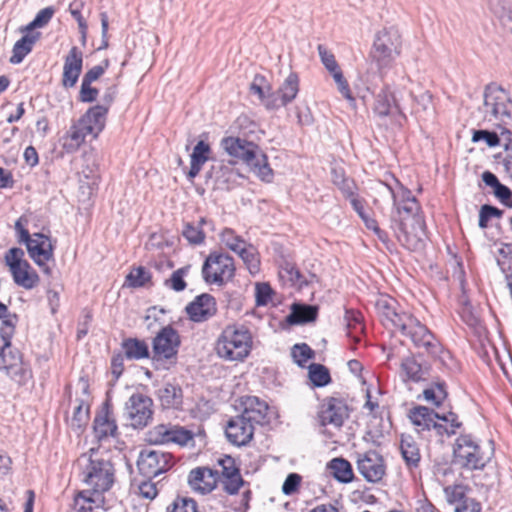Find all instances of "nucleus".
<instances>
[{
	"label": "nucleus",
	"mask_w": 512,
	"mask_h": 512,
	"mask_svg": "<svg viewBox=\"0 0 512 512\" xmlns=\"http://www.w3.org/2000/svg\"><path fill=\"white\" fill-rule=\"evenodd\" d=\"M402 39L398 28L391 26L379 31L373 43V58L380 67L388 65L401 53Z\"/></svg>",
	"instance_id": "obj_11"
},
{
	"label": "nucleus",
	"mask_w": 512,
	"mask_h": 512,
	"mask_svg": "<svg viewBox=\"0 0 512 512\" xmlns=\"http://www.w3.org/2000/svg\"><path fill=\"white\" fill-rule=\"evenodd\" d=\"M483 112L485 118L509 132L512 127V99L501 86L491 83L485 87Z\"/></svg>",
	"instance_id": "obj_5"
},
{
	"label": "nucleus",
	"mask_w": 512,
	"mask_h": 512,
	"mask_svg": "<svg viewBox=\"0 0 512 512\" xmlns=\"http://www.w3.org/2000/svg\"><path fill=\"white\" fill-rule=\"evenodd\" d=\"M234 273L233 258L225 253H210L202 267L203 278L209 284L222 285L231 280Z\"/></svg>",
	"instance_id": "obj_12"
},
{
	"label": "nucleus",
	"mask_w": 512,
	"mask_h": 512,
	"mask_svg": "<svg viewBox=\"0 0 512 512\" xmlns=\"http://www.w3.org/2000/svg\"><path fill=\"white\" fill-rule=\"evenodd\" d=\"M348 417L349 409L342 399L327 398L319 407L318 420L323 427L331 426L340 429Z\"/></svg>",
	"instance_id": "obj_19"
},
{
	"label": "nucleus",
	"mask_w": 512,
	"mask_h": 512,
	"mask_svg": "<svg viewBox=\"0 0 512 512\" xmlns=\"http://www.w3.org/2000/svg\"><path fill=\"white\" fill-rule=\"evenodd\" d=\"M180 337L171 326L162 328L153 340V361L157 364L176 362Z\"/></svg>",
	"instance_id": "obj_13"
},
{
	"label": "nucleus",
	"mask_w": 512,
	"mask_h": 512,
	"mask_svg": "<svg viewBox=\"0 0 512 512\" xmlns=\"http://www.w3.org/2000/svg\"><path fill=\"white\" fill-rule=\"evenodd\" d=\"M492 451H484L470 434L460 435L453 446V463L466 470H482L490 461Z\"/></svg>",
	"instance_id": "obj_8"
},
{
	"label": "nucleus",
	"mask_w": 512,
	"mask_h": 512,
	"mask_svg": "<svg viewBox=\"0 0 512 512\" xmlns=\"http://www.w3.org/2000/svg\"><path fill=\"white\" fill-rule=\"evenodd\" d=\"M252 347V336L244 326H227L219 336L216 351L219 357L230 361H242Z\"/></svg>",
	"instance_id": "obj_7"
},
{
	"label": "nucleus",
	"mask_w": 512,
	"mask_h": 512,
	"mask_svg": "<svg viewBox=\"0 0 512 512\" xmlns=\"http://www.w3.org/2000/svg\"><path fill=\"white\" fill-rule=\"evenodd\" d=\"M218 478V470H212L208 467H198L189 473L188 483L193 490L201 494H207L216 487Z\"/></svg>",
	"instance_id": "obj_23"
},
{
	"label": "nucleus",
	"mask_w": 512,
	"mask_h": 512,
	"mask_svg": "<svg viewBox=\"0 0 512 512\" xmlns=\"http://www.w3.org/2000/svg\"><path fill=\"white\" fill-rule=\"evenodd\" d=\"M398 190L380 183V193L388 195L394 209L391 214V228L398 241L408 250L423 248L426 238V225L423 217L418 214V204L411 192L396 182Z\"/></svg>",
	"instance_id": "obj_2"
},
{
	"label": "nucleus",
	"mask_w": 512,
	"mask_h": 512,
	"mask_svg": "<svg viewBox=\"0 0 512 512\" xmlns=\"http://www.w3.org/2000/svg\"><path fill=\"white\" fill-rule=\"evenodd\" d=\"M234 162H218L211 166L207 177L213 181L214 188L229 190L241 176L233 167Z\"/></svg>",
	"instance_id": "obj_21"
},
{
	"label": "nucleus",
	"mask_w": 512,
	"mask_h": 512,
	"mask_svg": "<svg viewBox=\"0 0 512 512\" xmlns=\"http://www.w3.org/2000/svg\"><path fill=\"white\" fill-rule=\"evenodd\" d=\"M122 348L128 359L139 360L149 357L148 345L144 341L128 338L123 341Z\"/></svg>",
	"instance_id": "obj_40"
},
{
	"label": "nucleus",
	"mask_w": 512,
	"mask_h": 512,
	"mask_svg": "<svg viewBox=\"0 0 512 512\" xmlns=\"http://www.w3.org/2000/svg\"><path fill=\"white\" fill-rule=\"evenodd\" d=\"M318 308L312 305L294 304L286 321L289 324H304L313 322L317 318Z\"/></svg>",
	"instance_id": "obj_34"
},
{
	"label": "nucleus",
	"mask_w": 512,
	"mask_h": 512,
	"mask_svg": "<svg viewBox=\"0 0 512 512\" xmlns=\"http://www.w3.org/2000/svg\"><path fill=\"white\" fill-rule=\"evenodd\" d=\"M194 433L180 425L159 424L146 433V441L154 445L176 444L186 446L193 442Z\"/></svg>",
	"instance_id": "obj_14"
},
{
	"label": "nucleus",
	"mask_w": 512,
	"mask_h": 512,
	"mask_svg": "<svg viewBox=\"0 0 512 512\" xmlns=\"http://www.w3.org/2000/svg\"><path fill=\"white\" fill-rule=\"evenodd\" d=\"M430 365L420 362L414 356H408L401 362L400 376L404 381L420 382L427 380Z\"/></svg>",
	"instance_id": "obj_26"
},
{
	"label": "nucleus",
	"mask_w": 512,
	"mask_h": 512,
	"mask_svg": "<svg viewBox=\"0 0 512 512\" xmlns=\"http://www.w3.org/2000/svg\"><path fill=\"white\" fill-rule=\"evenodd\" d=\"M29 257L39 268L46 274H50V267L47 263L54 260V247L48 236L42 233H34L33 235L23 233Z\"/></svg>",
	"instance_id": "obj_17"
},
{
	"label": "nucleus",
	"mask_w": 512,
	"mask_h": 512,
	"mask_svg": "<svg viewBox=\"0 0 512 512\" xmlns=\"http://www.w3.org/2000/svg\"><path fill=\"white\" fill-rule=\"evenodd\" d=\"M151 279V274L144 267H137L126 276V284L130 287H144Z\"/></svg>",
	"instance_id": "obj_46"
},
{
	"label": "nucleus",
	"mask_w": 512,
	"mask_h": 512,
	"mask_svg": "<svg viewBox=\"0 0 512 512\" xmlns=\"http://www.w3.org/2000/svg\"><path fill=\"white\" fill-rule=\"evenodd\" d=\"M472 141H485L489 147H496L500 143L497 133L488 130H475L473 132Z\"/></svg>",
	"instance_id": "obj_53"
},
{
	"label": "nucleus",
	"mask_w": 512,
	"mask_h": 512,
	"mask_svg": "<svg viewBox=\"0 0 512 512\" xmlns=\"http://www.w3.org/2000/svg\"><path fill=\"white\" fill-rule=\"evenodd\" d=\"M357 470L366 481L376 483L385 475L386 467L382 456L375 450L357 453Z\"/></svg>",
	"instance_id": "obj_20"
},
{
	"label": "nucleus",
	"mask_w": 512,
	"mask_h": 512,
	"mask_svg": "<svg viewBox=\"0 0 512 512\" xmlns=\"http://www.w3.org/2000/svg\"><path fill=\"white\" fill-rule=\"evenodd\" d=\"M78 465L89 489L75 495L70 512H106L110 506L103 493L115 481V468L110 457L91 450L89 455L84 454L78 459Z\"/></svg>",
	"instance_id": "obj_1"
},
{
	"label": "nucleus",
	"mask_w": 512,
	"mask_h": 512,
	"mask_svg": "<svg viewBox=\"0 0 512 512\" xmlns=\"http://www.w3.org/2000/svg\"><path fill=\"white\" fill-rule=\"evenodd\" d=\"M220 481L224 491L230 495L237 494L239 489L245 485L240 473L234 476L220 478Z\"/></svg>",
	"instance_id": "obj_52"
},
{
	"label": "nucleus",
	"mask_w": 512,
	"mask_h": 512,
	"mask_svg": "<svg viewBox=\"0 0 512 512\" xmlns=\"http://www.w3.org/2000/svg\"><path fill=\"white\" fill-rule=\"evenodd\" d=\"M115 96H116V88L113 86L109 87L106 89V91L104 92V94L102 96L101 104L95 106V107L104 109L103 122L105 124H106V115L108 113L109 107L111 106V104L114 101Z\"/></svg>",
	"instance_id": "obj_62"
},
{
	"label": "nucleus",
	"mask_w": 512,
	"mask_h": 512,
	"mask_svg": "<svg viewBox=\"0 0 512 512\" xmlns=\"http://www.w3.org/2000/svg\"><path fill=\"white\" fill-rule=\"evenodd\" d=\"M54 9L52 7H46L40 10L35 16L34 20L26 27L27 30L34 28H41L45 26L52 18Z\"/></svg>",
	"instance_id": "obj_56"
},
{
	"label": "nucleus",
	"mask_w": 512,
	"mask_h": 512,
	"mask_svg": "<svg viewBox=\"0 0 512 512\" xmlns=\"http://www.w3.org/2000/svg\"><path fill=\"white\" fill-rule=\"evenodd\" d=\"M400 451L408 468L418 467L421 454L418 444L411 436H402Z\"/></svg>",
	"instance_id": "obj_35"
},
{
	"label": "nucleus",
	"mask_w": 512,
	"mask_h": 512,
	"mask_svg": "<svg viewBox=\"0 0 512 512\" xmlns=\"http://www.w3.org/2000/svg\"><path fill=\"white\" fill-rule=\"evenodd\" d=\"M483 182L493 188L494 195L506 206H512V191L498 180L495 174L485 171L482 174Z\"/></svg>",
	"instance_id": "obj_36"
},
{
	"label": "nucleus",
	"mask_w": 512,
	"mask_h": 512,
	"mask_svg": "<svg viewBox=\"0 0 512 512\" xmlns=\"http://www.w3.org/2000/svg\"><path fill=\"white\" fill-rule=\"evenodd\" d=\"M268 405L258 397H248L244 403L241 416L252 425L262 424L267 416Z\"/></svg>",
	"instance_id": "obj_31"
},
{
	"label": "nucleus",
	"mask_w": 512,
	"mask_h": 512,
	"mask_svg": "<svg viewBox=\"0 0 512 512\" xmlns=\"http://www.w3.org/2000/svg\"><path fill=\"white\" fill-rule=\"evenodd\" d=\"M187 270L188 267H184L174 271L171 275V278L166 281V284L177 292L183 291L186 288L184 275L187 272Z\"/></svg>",
	"instance_id": "obj_58"
},
{
	"label": "nucleus",
	"mask_w": 512,
	"mask_h": 512,
	"mask_svg": "<svg viewBox=\"0 0 512 512\" xmlns=\"http://www.w3.org/2000/svg\"><path fill=\"white\" fill-rule=\"evenodd\" d=\"M299 91V80L296 74L290 73L278 89V94L282 97V103H290L297 96Z\"/></svg>",
	"instance_id": "obj_42"
},
{
	"label": "nucleus",
	"mask_w": 512,
	"mask_h": 512,
	"mask_svg": "<svg viewBox=\"0 0 512 512\" xmlns=\"http://www.w3.org/2000/svg\"><path fill=\"white\" fill-rule=\"evenodd\" d=\"M211 148L208 143L201 140L193 148L190 155V170L187 174L189 180L194 179L201 171L203 165L210 159Z\"/></svg>",
	"instance_id": "obj_32"
},
{
	"label": "nucleus",
	"mask_w": 512,
	"mask_h": 512,
	"mask_svg": "<svg viewBox=\"0 0 512 512\" xmlns=\"http://www.w3.org/2000/svg\"><path fill=\"white\" fill-rule=\"evenodd\" d=\"M408 418L416 432L431 431L434 420L440 418V414L426 406H415L408 412Z\"/></svg>",
	"instance_id": "obj_28"
},
{
	"label": "nucleus",
	"mask_w": 512,
	"mask_h": 512,
	"mask_svg": "<svg viewBox=\"0 0 512 512\" xmlns=\"http://www.w3.org/2000/svg\"><path fill=\"white\" fill-rule=\"evenodd\" d=\"M376 309L383 317V320L390 323L393 327L399 328L404 321V317L410 313L398 312L396 309V301L392 298L381 297L376 301Z\"/></svg>",
	"instance_id": "obj_30"
},
{
	"label": "nucleus",
	"mask_w": 512,
	"mask_h": 512,
	"mask_svg": "<svg viewBox=\"0 0 512 512\" xmlns=\"http://www.w3.org/2000/svg\"><path fill=\"white\" fill-rule=\"evenodd\" d=\"M444 491L448 502L454 505V507L470 499L466 496L465 487L462 485L448 486Z\"/></svg>",
	"instance_id": "obj_48"
},
{
	"label": "nucleus",
	"mask_w": 512,
	"mask_h": 512,
	"mask_svg": "<svg viewBox=\"0 0 512 512\" xmlns=\"http://www.w3.org/2000/svg\"><path fill=\"white\" fill-rule=\"evenodd\" d=\"M0 320V340H11L19 320L17 314L9 312L6 314V317H2Z\"/></svg>",
	"instance_id": "obj_45"
},
{
	"label": "nucleus",
	"mask_w": 512,
	"mask_h": 512,
	"mask_svg": "<svg viewBox=\"0 0 512 512\" xmlns=\"http://www.w3.org/2000/svg\"><path fill=\"white\" fill-rule=\"evenodd\" d=\"M39 34H26L19 39L13 47V54L10 58L12 64H19L25 56L32 50L33 45L38 40Z\"/></svg>",
	"instance_id": "obj_38"
},
{
	"label": "nucleus",
	"mask_w": 512,
	"mask_h": 512,
	"mask_svg": "<svg viewBox=\"0 0 512 512\" xmlns=\"http://www.w3.org/2000/svg\"><path fill=\"white\" fill-rule=\"evenodd\" d=\"M92 83L82 80L80 89V100L82 102H93L98 96V90L91 86Z\"/></svg>",
	"instance_id": "obj_63"
},
{
	"label": "nucleus",
	"mask_w": 512,
	"mask_h": 512,
	"mask_svg": "<svg viewBox=\"0 0 512 512\" xmlns=\"http://www.w3.org/2000/svg\"><path fill=\"white\" fill-rule=\"evenodd\" d=\"M219 466L221 467V478H226L230 476H234L239 474V469L235 465V460L230 456H225L224 458L219 459Z\"/></svg>",
	"instance_id": "obj_60"
},
{
	"label": "nucleus",
	"mask_w": 512,
	"mask_h": 512,
	"mask_svg": "<svg viewBox=\"0 0 512 512\" xmlns=\"http://www.w3.org/2000/svg\"><path fill=\"white\" fill-rule=\"evenodd\" d=\"M186 312L194 322L208 320L216 313V302L210 294H201L186 307Z\"/></svg>",
	"instance_id": "obj_25"
},
{
	"label": "nucleus",
	"mask_w": 512,
	"mask_h": 512,
	"mask_svg": "<svg viewBox=\"0 0 512 512\" xmlns=\"http://www.w3.org/2000/svg\"><path fill=\"white\" fill-rule=\"evenodd\" d=\"M328 468L334 478L339 482L349 483L353 480L354 474L352 466L350 462L344 458L340 457L332 459L328 464Z\"/></svg>",
	"instance_id": "obj_39"
},
{
	"label": "nucleus",
	"mask_w": 512,
	"mask_h": 512,
	"mask_svg": "<svg viewBox=\"0 0 512 512\" xmlns=\"http://www.w3.org/2000/svg\"><path fill=\"white\" fill-rule=\"evenodd\" d=\"M502 211L498 208L485 204L481 207L479 212V226L484 229L488 226V221L493 217H500Z\"/></svg>",
	"instance_id": "obj_57"
},
{
	"label": "nucleus",
	"mask_w": 512,
	"mask_h": 512,
	"mask_svg": "<svg viewBox=\"0 0 512 512\" xmlns=\"http://www.w3.org/2000/svg\"><path fill=\"white\" fill-rule=\"evenodd\" d=\"M300 483L301 476L296 473H291L287 476L282 485V492L285 495H292L298 490Z\"/></svg>",
	"instance_id": "obj_61"
},
{
	"label": "nucleus",
	"mask_w": 512,
	"mask_h": 512,
	"mask_svg": "<svg viewBox=\"0 0 512 512\" xmlns=\"http://www.w3.org/2000/svg\"><path fill=\"white\" fill-rule=\"evenodd\" d=\"M225 435L231 444L238 447L245 446L253 438L254 425L239 415L229 420Z\"/></svg>",
	"instance_id": "obj_22"
},
{
	"label": "nucleus",
	"mask_w": 512,
	"mask_h": 512,
	"mask_svg": "<svg viewBox=\"0 0 512 512\" xmlns=\"http://www.w3.org/2000/svg\"><path fill=\"white\" fill-rule=\"evenodd\" d=\"M0 370L15 381H25L30 376V371L23 364L18 350L11 346V340H0Z\"/></svg>",
	"instance_id": "obj_18"
},
{
	"label": "nucleus",
	"mask_w": 512,
	"mask_h": 512,
	"mask_svg": "<svg viewBox=\"0 0 512 512\" xmlns=\"http://www.w3.org/2000/svg\"><path fill=\"white\" fill-rule=\"evenodd\" d=\"M220 147L232 158L242 161L251 167L262 180L270 182L273 177L267 156L258 151L252 141L240 137L228 136L220 141Z\"/></svg>",
	"instance_id": "obj_4"
},
{
	"label": "nucleus",
	"mask_w": 512,
	"mask_h": 512,
	"mask_svg": "<svg viewBox=\"0 0 512 512\" xmlns=\"http://www.w3.org/2000/svg\"><path fill=\"white\" fill-rule=\"evenodd\" d=\"M237 254L247 265L250 272L253 273L259 270L260 261L258 259L257 250L253 245L245 243Z\"/></svg>",
	"instance_id": "obj_43"
},
{
	"label": "nucleus",
	"mask_w": 512,
	"mask_h": 512,
	"mask_svg": "<svg viewBox=\"0 0 512 512\" xmlns=\"http://www.w3.org/2000/svg\"><path fill=\"white\" fill-rule=\"evenodd\" d=\"M25 252L18 247L10 248L4 256L5 265L8 267L16 285L25 289H33L40 281L37 272L30 263L24 259Z\"/></svg>",
	"instance_id": "obj_10"
},
{
	"label": "nucleus",
	"mask_w": 512,
	"mask_h": 512,
	"mask_svg": "<svg viewBox=\"0 0 512 512\" xmlns=\"http://www.w3.org/2000/svg\"><path fill=\"white\" fill-rule=\"evenodd\" d=\"M461 426L462 423L458 420V416L453 412H448L447 414H440V418L434 420L431 430H434L437 436L450 437Z\"/></svg>",
	"instance_id": "obj_33"
},
{
	"label": "nucleus",
	"mask_w": 512,
	"mask_h": 512,
	"mask_svg": "<svg viewBox=\"0 0 512 512\" xmlns=\"http://www.w3.org/2000/svg\"><path fill=\"white\" fill-rule=\"evenodd\" d=\"M454 512H481V505L473 498L454 507Z\"/></svg>",
	"instance_id": "obj_64"
},
{
	"label": "nucleus",
	"mask_w": 512,
	"mask_h": 512,
	"mask_svg": "<svg viewBox=\"0 0 512 512\" xmlns=\"http://www.w3.org/2000/svg\"><path fill=\"white\" fill-rule=\"evenodd\" d=\"M318 53L322 64L329 72H333L339 68V65L335 59V56L330 52L324 45H318Z\"/></svg>",
	"instance_id": "obj_55"
},
{
	"label": "nucleus",
	"mask_w": 512,
	"mask_h": 512,
	"mask_svg": "<svg viewBox=\"0 0 512 512\" xmlns=\"http://www.w3.org/2000/svg\"><path fill=\"white\" fill-rule=\"evenodd\" d=\"M313 355H314L313 350L305 343L296 344L292 348V357L294 358L295 362L300 366H304V364L310 358H312Z\"/></svg>",
	"instance_id": "obj_51"
},
{
	"label": "nucleus",
	"mask_w": 512,
	"mask_h": 512,
	"mask_svg": "<svg viewBox=\"0 0 512 512\" xmlns=\"http://www.w3.org/2000/svg\"><path fill=\"white\" fill-rule=\"evenodd\" d=\"M89 418V405L85 400H80L78 405L74 409L72 417V426L81 428L86 424Z\"/></svg>",
	"instance_id": "obj_50"
},
{
	"label": "nucleus",
	"mask_w": 512,
	"mask_h": 512,
	"mask_svg": "<svg viewBox=\"0 0 512 512\" xmlns=\"http://www.w3.org/2000/svg\"><path fill=\"white\" fill-rule=\"evenodd\" d=\"M331 176L333 184L338 187L345 197L353 194L356 185L352 179L346 177L345 171L342 167H332Z\"/></svg>",
	"instance_id": "obj_41"
},
{
	"label": "nucleus",
	"mask_w": 512,
	"mask_h": 512,
	"mask_svg": "<svg viewBox=\"0 0 512 512\" xmlns=\"http://www.w3.org/2000/svg\"><path fill=\"white\" fill-rule=\"evenodd\" d=\"M158 399L165 409H180L183 404V390L174 382H166L157 392Z\"/></svg>",
	"instance_id": "obj_29"
},
{
	"label": "nucleus",
	"mask_w": 512,
	"mask_h": 512,
	"mask_svg": "<svg viewBox=\"0 0 512 512\" xmlns=\"http://www.w3.org/2000/svg\"><path fill=\"white\" fill-rule=\"evenodd\" d=\"M172 454L160 450L144 449L140 452L137 467L141 475L155 478L167 472L174 465Z\"/></svg>",
	"instance_id": "obj_16"
},
{
	"label": "nucleus",
	"mask_w": 512,
	"mask_h": 512,
	"mask_svg": "<svg viewBox=\"0 0 512 512\" xmlns=\"http://www.w3.org/2000/svg\"><path fill=\"white\" fill-rule=\"evenodd\" d=\"M309 379L317 387L326 386L331 381L329 370L324 365L316 363L309 366Z\"/></svg>",
	"instance_id": "obj_44"
},
{
	"label": "nucleus",
	"mask_w": 512,
	"mask_h": 512,
	"mask_svg": "<svg viewBox=\"0 0 512 512\" xmlns=\"http://www.w3.org/2000/svg\"><path fill=\"white\" fill-rule=\"evenodd\" d=\"M255 297L258 306L266 305L272 297V289L268 283H257Z\"/></svg>",
	"instance_id": "obj_59"
},
{
	"label": "nucleus",
	"mask_w": 512,
	"mask_h": 512,
	"mask_svg": "<svg viewBox=\"0 0 512 512\" xmlns=\"http://www.w3.org/2000/svg\"><path fill=\"white\" fill-rule=\"evenodd\" d=\"M167 512H197V504L191 498L177 497L173 503L167 507Z\"/></svg>",
	"instance_id": "obj_49"
},
{
	"label": "nucleus",
	"mask_w": 512,
	"mask_h": 512,
	"mask_svg": "<svg viewBox=\"0 0 512 512\" xmlns=\"http://www.w3.org/2000/svg\"><path fill=\"white\" fill-rule=\"evenodd\" d=\"M412 83L406 72L397 81L386 83L375 96L373 111L380 118L388 116H400L406 118L405 111L412 108L411 104L416 102L426 110L431 105L432 95L424 92L420 96H414L408 85Z\"/></svg>",
	"instance_id": "obj_3"
},
{
	"label": "nucleus",
	"mask_w": 512,
	"mask_h": 512,
	"mask_svg": "<svg viewBox=\"0 0 512 512\" xmlns=\"http://www.w3.org/2000/svg\"><path fill=\"white\" fill-rule=\"evenodd\" d=\"M103 112L104 109L99 107L89 108L63 136V148L67 152H75L85 142L87 136L97 138L105 127Z\"/></svg>",
	"instance_id": "obj_6"
},
{
	"label": "nucleus",
	"mask_w": 512,
	"mask_h": 512,
	"mask_svg": "<svg viewBox=\"0 0 512 512\" xmlns=\"http://www.w3.org/2000/svg\"><path fill=\"white\" fill-rule=\"evenodd\" d=\"M83 66V54L76 47L73 46L64 60L62 84L66 88L73 87L81 74Z\"/></svg>",
	"instance_id": "obj_24"
},
{
	"label": "nucleus",
	"mask_w": 512,
	"mask_h": 512,
	"mask_svg": "<svg viewBox=\"0 0 512 512\" xmlns=\"http://www.w3.org/2000/svg\"><path fill=\"white\" fill-rule=\"evenodd\" d=\"M403 320L398 329L411 339L415 347L424 349L425 353L434 358L441 353L442 346L439 341L416 317L409 314Z\"/></svg>",
	"instance_id": "obj_9"
},
{
	"label": "nucleus",
	"mask_w": 512,
	"mask_h": 512,
	"mask_svg": "<svg viewBox=\"0 0 512 512\" xmlns=\"http://www.w3.org/2000/svg\"><path fill=\"white\" fill-rule=\"evenodd\" d=\"M221 242L233 252L237 253L246 243L240 236L230 228H225L220 234Z\"/></svg>",
	"instance_id": "obj_47"
},
{
	"label": "nucleus",
	"mask_w": 512,
	"mask_h": 512,
	"mask_svg": "<svg viewBox=\"0 0 512 512\" xmlns=\"http://www.w3.org/2000/svg\"><path fill=\"white\" fill-rule=\"evenodd\" d=\"M95 437L102 441L108 437H113L117 433V424L113 414L109 411L106 403L102 410L96 415L93 424Z\"/></svg>",
	"instance_id": "obj_27"
},
{
	"label": "nucleus",
	"mask_w": 512,
	"mask_h": 512,
	"mask_svg": "<svg viewBox=\"0 0 512 512\" xmlns=\"http://www.w3.org/2000/svg\"><path fill=\"white\" fill-rule=\"evenodd\" d=\"M159 484L160 481L154 482L153 478H148V480L140 483L138 487L139 494L145 499L153 500L158 495Z\"/></svg>",
	"instance_id": "obj_54"
},
{
	"label": "nucleus",
	"mask_w": 512,
	"mask_h": 512,
	"mask_svg": "<svg viewBox=\"0 0 512 512\" xmlns=\"http://www.w3.org/2000/svg\"><path fill=\"white\" fill-rule=\"evenodd\" d=\"M124 416L135 429L146 427L153 418V401L142 393L132 394L125 403Z\"/></svg>",
	"instance_id": "obj_15"
},
{
	"label": "nucleus",
	"mask_w": 512,
	"mask_h": 512,
	"mask_svg": "<svg viewBox=\"0 0 512 512\" xmlns=\"http://www.w3.org/2000/svg\"><path fill=\"white\" fill-rule=\"evenodd\" d=\"M209 224L204 217L197 222H187L183 226L182 235L192 245L203 244L206 237L203 226Z\"/></svg>",
	"instance_id": "obj_37"
}]
</instances>
